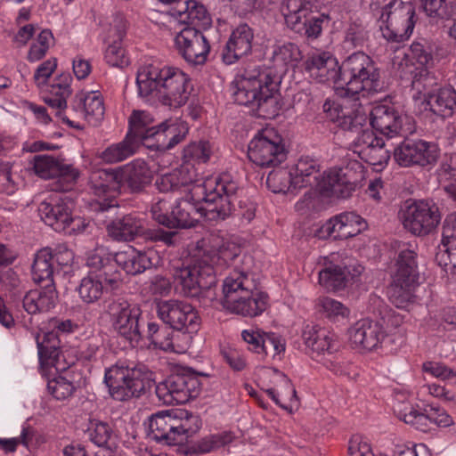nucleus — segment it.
I'll return each instance as SVG.
<instances>
[{"label": "nucleus", "mask_w": 456, "mask_h": 456, "mask_svg": "<svg viewBox=\"0 0 456 456\" xmlns=\"http://www.w3.org/2000/svg\"><path fill=\"white\" fill-rule=\"evenodd\" d=\"M299 47L292 42H277L271 47L269 66L256 67L231 85L234 102L248 108L256 118L273 119L281 109L280 84L289 67L301 60Z\"/></svg>", "instance_id": "obj_1"}, {"label": "nucleus", "mask_w": 456, "mask_h": 456, "mask_svg": "<svg viewBox=\"0 0 456 456\" xmlns=\"http://www.w3.org/2000/svg\"><path fill=\"white\" fill-rule=\"evenodd\" d=\"M188 83V76L178 68L160 64L142 67L136 77L141 97L169 109H178L187 102L190 96Z\"/></svg>", "instance_id": "obj_2"}, {"label": "nucleus", "mask_w": 456, "mask_h": 456, "mask_svg": "<svg viewBox=\"0 0 456 456\" xmlns=\"http://www.w3.org/2000/svg\"><path fill=\"white\" fill-rule=\"evenodd\" d=\"M86 266L87 274L77 287L79 298L85 304H94L104 294L119 290L123 286V276L111 256L103 247H98L87 254Z\"/></svg>", "instance_id": "obj_3"}, {"label": "nucleus", "mask_w": 456, "mask_h": 456, "mask_svg": "<svg viewBox=\"0 0 456 456\" xmlns=\"http://www.w3.org/2000/svg\"><path fill=\"white\" fill-rule=\"evenodd\" d=\"M242 189L230 175L216 179L215 186L205 193L203 200L208 202V220L224 221L237 217L250 222L255 217L256 205L247 197H240Z\"/></svg>", "instance_id": "obj_4"}, {"label": "nucleus", "mask_w": 456, "mask_h": 456, "mask_svg": "<svg viewBox=\"0 0 456 456\" xmlns=\"http://www.w3.org/2000/svg\"><path fill=\"white\" fill-rule=\"evenodd\" d=\"M221 302L232 313L255 317L266 310L268 295L257 290L247 272L234 269L224 281Z\"/></svg>", "instance_id": "obj_5"}, {"label": "nucleus", "mask_w": 456, "mask_h": 456, "mask_svg": "<svg viewBox=\"0 0 456 456\" xmlns=\"http://www.w3.org/2000/svg\"><path fill=\"white\" fill-rule=\"evenodd\" d=\"M380 69L374 60L363 52H356L346 58L340 65L338 88L346 96L365 95L382 90Z\"/></svg>", "instance_id": "obj_6"}, {"label": "nucleus", "mask_w": 456, "mask_h": 456, "mask_svg": "<svg viewBox=\"0 0 456 456\" xmlns=\"http://www.w3.org/2000/svg\"><path fill=\"white\" fill-rule=\"evenodd\" d=\"M412 86L424 91V101L436 116L445 119L456 114V90L443 84L429 70L422 69L412 77Z\"/></svg>", "instance_id": "obj_7"}, {"label": "nucleus", "mask_w": 456, "mask_h": 456, "mask_svg": "<svg viewBox=\"0 0 456 456\" xmlns=\"http://www.w3.org/2000/svg\"><path fill=\"white\" fill-rule=\"evenodd\" d=\"M105 313L110 316L113 330L131 345H138L143 338L145 320L139 305L118 297L104 301Z\"/></svg>", "instance_id": "obj_8"}, {"label": "nucleus", "mask_w": 456, "mask_h": 456, "mask_svg": "<svg viewBox=\"0 0 456 456\" xmlns=\"http://www.w3.org/2000/svg\"><path fill=\"white\" fill-rule=\"evenodd\" d=\"M174 281L180 293L187 297H198L204 292L210 299L216 298L212 289L216 285L215 269L205 259H195L192 264L176 267L173 273Z\"/></svg>", "instance_id": "obj_9"}, {"label": "nucleus", "mask_w": 456, "mask_h": 456, "mask_svg": "<svg viewBox=\"0 0 456 456\" xmlns=\"http://www.w3.org/2000/svg\"><path fill=\"white\" fill-rule=\"evenodd\" d=\"M108 235L117 241H131L137 237L146 240L162 242L174 247L178 242V232L161 228L145 229L144 222L136 214H127L112 220L106 227Z\"/></svg>", "instance_id": "obj_10"}, {"label": "nucleus", "mask_w": 456, "mask_h": 456, "mask_svg": "<svg viewBox=\"0 0 456 456\" xmlns=\"http://www.w3.org/2000/svg\"><path fill=\"white\" fill-rule=\"evenodd\" d=\"M415 15V8L410 2L393 0L386 4L379 20L383 37L395 43L409 39L416 23Z\"/></svg>", "instance_id": "obj_11"}, {"label": "nucleus", "mask_w": 456, "mask_h": 456, "mask_svg": "<svg viewBox=\"0 0 456 456\" xmlns=\"http://www.w3.org/2000/svg\"><path fill=\"white\" fill-rule=\"evenodd\" d=\"M104 381L113 399L126 401L132 397H139L145 392L150 384L149 372L142 368L114 366L109 369Z\"/></svg>", "instance_id": "obj_12"}, {"label": "nucleus", "mask_w": 456, "mask_h": 456, "mask_svg": "<svg viewBox=\"0 0 456 456\" xmlns=\"http://www.w3.org/2000/svg\"><path fill=\"white\" fill-rule=\"evenodd\" d=\"M288 152L283 138L273 128L259 131L248 147V159L261 167L279 166L287 159Z\"/></svg>", "instance_id": "obj_13"}, {"label": "nucleus", "mask_w": 456, "mask_h": 456, "mask_svg": "<svg viewBox=\"0 0 456 456\" xmlns=\"http://www.w3.org/2000/svg\"><path fill=\"white\" fill-rule=\"evenodd\" d=\"M405 230L416 236L431 233L441 222L438 206L431 200H407L400 212Z\"/></svg>", "instance_id": "obj_14"}, {"label": "nucleus", "mask_w": 456, "mask_h": 456, "mask_svg": "<svg viewBox=\"0 0 456 456\" xmlns=\"http://www.w3.org/2000/svg\"><path fill=\"white\" fill-rule=\"evenodd\" d=\"M199 379L189 371L178 370L156 386V395L164 404H183L200 394Z\"/></svg>", "instance_id": "obj_15"}, {"label": "nucleus", "mask_w": 456, "mask_h": 456, "mask_svg": "<svg viewBox=\"0 0 456 456\" xmlns=\"http://www.w3.org/2000/svg\"><path fill=\"white\" fill-rule=\"evenodd\" d=\"M157 313L162 322L175 330L194 332L200 326L197 310L184 301L160 300L157 303Z\"/></svg>", "instance_id": "obj_16"}, {"label": "nucleus", "mask_w": 456, "mask_h": 456, "mask_svg": "<svg viewBox=\"0 0 456 456\" xmlns=\"http://www.w3.org/2000/svg\"><path fill=\"white\" fill-rule=\"evenodd\" d=\"M35 173L43 179H56L53 191H69L79 176V172L72 165L61 162L50 155H37L33 159Z\"/></svg>", "instance_id": "obj_17"}, {"label": "nucleus", "mask_w": 456, "mask_h": 456, "mask_svg": "<svg viewBox=\"0 0 456 456\" xmlns=\"http://www.w3.org/2000/svg\"><path fill=\"white\" fill-rule=\"evenodd\" d=\"M179 55L190 65H203L208 60L210 45L204 34L194 27H184L175 37Z\"/></svg>", "instance_id": "obj_18"}, {"label": "nucleus", "mask_w": 456, "mask_h": 456, "mask_svg": "<svg viewBox=\"0 0 456 456\" xmlns=\"http://www.w3.org/2000/svg\"><path fill=\"white\" fill-rule=\"evenodd\" d=\"M394 159L401 167H426L436 162L438 151L435 144L424 140L404 139L395 148Z\"/></svg>", "instance_id": "obj_19"}, {"label": "nucleus", "mask_w": 456, "mask_h": 456, "mask_svg": "<svg viewBox=\"0 0 456 456\" xmlns=\"http://www.w3.org/2000/svg\"><path fill=\"white\" fill-rule=\"evenodd\" d=\"M317 189L324 197L346 200L350 198L355 191L356 183L352 181L347 167L333 168L324 172L322 179L317 183Z\"/></svg>", "instance_id": "obj_20"}, {"label": "nucleus", "mask_w": 456, "mask_h": 456, "mask_svg": "<svg viewBox=\"0 0 456 456\" xmlns=\"http://www.w3.org/2000/svg\"><path fill=\"white\" fill-rule=\"evenodd\" d=\"M305 70L317 83L332 82L337 89L340 79V66L337 59L329 52L314 53L304 62Z\"/></svg>", "instance_id": "obj_21"}, {"label": "nucleus", "mask_w": 456, "mask_h": 456, "mask_svg": "<svg viewBox=\"0 0 456 456\" xmlns=\"http://www.w3.org/2000/svg\"><path fill=\"white\" fill-rule=\"evenodd\" d=\"M202 207L192 197L180 199L170 211L168 229H187L194 227L202 217L208 219V202Z\"/></svg>", "instance_id": "obj_22"}, {"label": "nucleus", "mask_w": 456, "mask_h": 456, "mask_svg": "<svg viewBox=\"0 0 456 456\" xmlns=\"http://www.w3.org/2000/svg\"><path fill=\"white\" fill-rule=\"evenodd\" d=\"M120 191L123 189L131 193H140L151 183L153 173L148 164L137 159L118 167Z\"/></svg>", "instance_id": "obj_23"}, {"label": "nucleus", "mask_w": 456, "mask_h": 456, "mask_svg": "<svg viewBox=\"0 0 456 456\" xmlns=\"http://www.w3.org/2000/svg\"><path fill=\"white\" fill-rule=\"evenodd\" d=\"M188 131L189 128L183 122L165 120L157 124L147 147L158 151H167L182 142Z\"/></svg>", "instance_id": "obj_24"}, {"label": "nucleus", "mask_w": 456, "mask_h": 456, "mask_svg": "<svg viewBox=\"0 0 456 456\" xmlns=\"http://www.w3.org/2000/svg\"><path fill=\"white\" fill-rule=\"evenodd\" d=\"M305 345L312 351V357L331 356L338 349L335 333L318 325L307 324L302 333Z\"/></svg>", "instance_id": "obj_25"}, {"label": "nucleus", "mask_w": 456, "mask_h": 456, "mask_svg": "<svg viewBox=\"0 0 456 456\" xmlns=\"http://www.w3.org/2000/svg\"><path fill=\"white\" fill-rule=\"evenodd\" d=\"M117 265V269L121 267L127 274L137 275L151 268L159 261V256L152 249L137 250L129 247L126 250L119 251L111 257Z\"/></svg>", "instance_id": "obj_26"}, {"label": "nucleus", "mask_w": 456, "mask_h": 456, "mask_svg": "<svg viewBox=\"0 0 456 456\" xmlns=\"http://www.w3.org/2000/svg\"><path fill=\"white\" fill-rule=\"evenodd\" d=\"M254 38L253 29L247 24L241 23L232 31L222 52V60L231 65L241 57L248 55L252 50Z\"/></svg>", "instance_id": "obj_27"}, {"label": "nucleus", "mask_w": 456, "mask_h": 456, "mask_svg": "<svg viewBox=\"0 0 456 456\" xmlns=\"http://www.w3.org/2000/svg\"><path fill=\"white\" fill-rule=\"evenodd\" d=\"M200 180V174L198 172L195 165L191 162L183 160L180 167L175 168L169 174L163 175L157 179L156 186L160 192L179 191L183 188L197 183Z\"/></svg>", "instance_id": "obj_28"}, {"label": "nucleus", "mask_w": 456, "mask_h": 456, "mask_svg": "<svg viewBox=\"0 0 456 456\" xmlns=\"http://www.w3.org/2000/svg\"><path fill=\"white\" fill-rule=\"evenodd\" d=\"M71 80L72 77L70 74H61L56 78V83L51 86L50 95L44 97V102L55 110V115L59 117L63 123H66L69 127L78 128L79 126L75 120L64 114V110L68 107L67 99L72 93L70 88Z\"/></svg>", "instance_id": "obj_29"}, {"label": "nucleus", "mask_w": 456, "mask_h": 456, "mask_svg": "<svg viewBox=\"0 0 456 456\" xmlns=\"http://www.w3.org/2000/svg\"><path fill=\"white\" fill-rule=\"evenodd\" d=\"M348 335L352 346L366 350L374 349L384 338L381 325L370 319H362L356 322L348 330Z\"/></svg>", "instance_id": "obj_30"}, {"label": "nucleus", "mask_w": 456, "mask_h": 456, "mask_svg": "<svg viewBox=\"0 0 456 456\" xmlns=\"http://www.w3.org/2000/svg\"><path fill=\"white\" fill-rule=\"evenodd\" d=\"M370 121L374 130L389 137L398 134L403 126L402 115L394 106L388 104L373 106Z\"/></svg>", "instance_id": "obj_31"}, {"label": "nucleus", "mask_w": 456, "mask_h": 456, "mask_svg": "<svg viewBox=\"0 0 456 456\" xmlns=\"http://www.w3.org/2000/svg\"><path fill=\"white\" fill-rule=\"evenodd\" d=\"M110 26L109 34L105 40L109 44L105 51V59L111 66L123 67L128 63L125 50L121 46V41L126 35V20L122 15H117Z\"/></svg>", "instance_id": "obj_32"}, {"label": "nucleus", "mask_w": 456, "mask_h": 456, "mask_svg": "<svg viewBox=\"0 0 456 456\" xmlns=\"http://www.w3.org/2000/svg\"><path fill=\"white\" fill-rule=\"evenodd\" d=\"M174 411H160L149 419L147 436L157 443L178 444Z\"/></svg>", "instance_id": "obj_33"}, {"label": "nucleus", "mask_w": 456, "mask_h": 456, "mask_svg": "<svg viewBox=\"0 0 456 456\" xmlns=\"http://www.w3.org/2000/svg\"><path fill=\"white\" fill-rule=\"evenodd\" d=\"M155 124L154 117L146 110H134L128 118V131L126 136L138 148L142 142L147 146L152 139Z\"/></svg>", "instance_id": "obj_34"}, {"label": "nucleus", "mask_w": 456, "mask_h": 456, "mask_svg": "<svg viewBox=\"0 0 456 456\" xmlns=\"http://www.w3.org/2000/svg\"><path fill=\"white\" fill-rule=\"evenodd\" d=\"M38 211L45 224L58 232H66L72 221L71 209L62 200L44 201Z\"/></svg>", "instance_id": "obj_35"}, {"label": "nucleus", "mask_w": 456, "mask_h": 456, "mask_svg": "<svg viewBox=\"0 0 456 456\" xmlns=\"http://www.w3.org/2000/svg\"><path fill=\"white\" fill-rule=\"evenodd\" d=\"M329 14L321 12L306 16L300 21L293 22L292 25H286L295 34L305 38L307 41H314L319 38L324 28L330 24Z\"/></svg>", "instance_id": "obj_36"}, {"label": "nucleus", "mask_w": 456, "mask_h": 456, "mask_svg": "<svg viewBox=\"0 0 456 456\" xmlns=\"http://www.w3.org/2000/svg\"><path fill=\"white\" fill-rule=\"evenodd\" d=\"M232 439L233 436L231 432L224 431L211 434L193 444L181 446L179 452L185 456L206 454L225 446L232 443Z\"/></svg>", "instance_id": "obj_37"}, {"label": "nucleus", "mask_w": 456, "mask_h": 456, "mask_svg": "<svg viewBox=\"0 0 456 456\" xmlns=\"http://www.w3.org/2000/svg\"><path fill=\"white\" fill-rule=\"evenodd\" d=\"M89 183L94 193L98 196L108 193H120L118 168L92 171Z\"/></svg>", "instance_id": "obj_38"}, {"label": "nucleus", "mask_w": 456, "mask_h": 456, "mask_svg": "<svg viewBox=\"0 0 456 456\" xmlns=\"http://www.w3.org/2000/svg\"><path fill=\"white\" fill-rule=\"evenodd\" d=\"M294 174V184L296 188L307 186L317 187L320 175V166L316 160L309 157H302L291 167Z\"/></svg>", "instance_id": "obj_39"}, {"label": "nucleus", "mask_w": 456, "mask_h": 456, "mask_svg": "<svg viewBox=\"0 0 456 456\" xmlns=\"http://www.w3.org/2000/svg\"><path fill=\"white\" fill-rule=\"evenodd\" d=\"M177 444H183L201 428V419L198 414L179 409L174 411Z\"/></svg>", "instance_id": "obj_40"}, {"label": "nucleus", "mask_w": 456, "mask_h": 456, "mask_svg": "<svg viewBox=\"0 0 456 456\" xmlns=\"http://www.w3.org/2000/svg\"><path fill=\"white\" fill-rule=\"evenodd\" d=\"M77 102L84 104V118L87 122L96 126L102 120L105 108L103 99L99 92L77 93Z\"/></svg>", "instance_id": "obj_41"}, {"label": "nucleus", "mask_w": 456, "mask_h": 456, "mask_svg": "<svg viewBox=\"0 0 456 456\" xmlns=\"http://www.w3.org/2000/svg\"><path fill=\"white\" fill-rule=\"evenodd\" d=\"M419 276L417 253L409 248L401 250L397 256L396 271L393 280L418 284Z\"/></svg>", "instance_id": "obj_42"}, {"label": "nucleus", "mask_w": 456, "mask_h": 456, "mask_svg": "<svg viewBox=\"0 0 456 456\" xmlns=\"http://www.w3.org/2000/svg\"><path fill=\"white\" fill-rule=\"evenodd\" d=\"M317 0H284L281 4V12L286 25L300 21L303 18L319 12Z\"/></svg>", "instance_id": "obj_43"}, {"label": "nucleus", "mask_w": 456, "mask_h": 456, "mask_svg": "<svg viewBox=\"0 0 456 456\" xmlns=\"http://www.w3.org/2000/svg\"><path fill=\"white\" fill-rule=\"evenodd\" d=\"M33 281L41 284L53 281V251L50 248H44L37 252L32 264Z\"/></svg>", "instance_id": "obj_44"}, {"label": "nucleus", "mask_w": 456, "mask_h": 456, "mask_svg": "<svg viewBox=\"0 0 456 456\" xmlns=\"http://www.w3.org/2000/svg\"><path fill=\"white\" fill-rule=\"evenodd\" d=\"M38 357L42 364L57 365L61 354V342L57 332L44 333L42 338L37 337Z\"/></svg>", "instance_id": "obj_45"}, {"label": "nucleus", "mask_w": 456, "mask_h": 456, "mask_svg": "<svg viewBox=\"0 0 456 456\" xmlns=\"http://www.w3.org/2000/svg\"><path fill=\"white\" fill-rule=\"evenodd\" d=\"M323 110L330 112V117L332 121L337 123V126L345 131L355 133L361 130L363 126L365 118L362 115L355 114L354 111H347L340 108L338 105L331 110L330 102H326L323 104Z\"/></svg>", "instance_id": "obj_46"}, {"label": "nucleus", "mask_w": 456, "mask_h": 456, "mask_svg": "<svg viewBox=\"0 0 456 456\" xmlns=\"http://www.w3.org/2000/svg\"><path fill=\"white\" fill-rule=\"evenodd\" d=\"M179 20L187 26L199 28L210 23V17L203 4L195 0L185 2L184 8L179 11Z\"/></svg>", "instance_id": "obj_47"}, {"label": "nucleus", "mask_w": 456, "mask_h": 456, "mask_svg": "<svg viewBox=\"0 0 456 456\" xmlns=\"http://www.w3.org/2000/svg\"><path fill=\"white\" fill-rule=\"evenodd\" d=\"M136 150L135 143L125 136L123 141L110 145L98 157L104 163L115 164L133 156Z\"/></svg>", "instance_id": "obj_48"}, {"label": "nucleus", "mask_w": 456, "mask_h": 456, "mask_svg": "<svg viewBox=\"0 0 456 456\" xmlns=\"http://www.w3.org/2000/svg\"><path fill=\"white\" fill-rule=\"evenodd\" d=\"M86 434L88 439L98 447H110L114 431L109 422L98 419H89Z\"/></svg>", "instance_id": "obj_49"}, {"label": "nucleus", "mask_w": 456, "mask_h": 456, "mask_svg": "<svg viewBox=\"0 0 456 456\" xmlns=\"http://www.w3.org/2000/svg\"><path fill=\"white\" fill-rule=\"evenodd\" d=\"M291 167H280L269 173L266 178L268 188L274 193H286L296 190L294 174Z\"/></svg>", "instance_id": "obj_50"}, {"label": "nucleus", "mask_w": 456, "mask_h": 456, "mask_svg": "<svg viewBox=\"0 0 456 456\" xmlns=\"http://www.w3.org/2000/svg\"><path fill=\"white\" fill-rule=\"evenodd\" d=\"M395 414L400 420L412 426L417 430L427 432L430 429V420L427 408L424 409V411H420L410 405L395 411Z\"/></svg>", "instance_id": "obj_51"}, {"label": "nucleus", "mask_w": 456, "mask_h": 456, "mask_svg": "<svg viewBox=\"0 0 456 456\" xmlns=\"http://www.w3.org/2000/svg\"><path fill=\"white\" fill-rule=\"evenodd\" d=\"M426 14L437 19H453L456 16V2L453 0H420Z\"/></svg>", "instance_id": "obj_52"}, {"label": "nucleus", "mask_w": 456, "mask_h": 456, "mask_svg": "<svg viewBox=\"0 0 456 456\" xmlns=\"http://www.w3.org/2000/svg\"><path fill=\"white\" fill-rule=\"evenodd\" d=\"M416 283L393 280L389 289L388 297L397 308H405L413 297V289Z\"/></svg>", "instance_id": "obj_53"}, {"label": "nucleus", "mask_w": 456, "mask_h": 456, "mask_svg": "<svg viewBox=\"0 0 456 456\" xmlns=\"http://www.w3.org/2000/svg\"><path fill=\"white\" fill-rule=\"evenodd\" d=\"M319 283L328 290L338 291L346 287V280L341 265H334L319 273Z\"/></svg>", "instance_id": "obj_54"}, {"label": "nucleus", "mask_w": 456, "mask_h": 456, "mask_svg": "<svg viewBox=\"0 0 456 456\" xmlns=\"http://www.w3.org/2000/svg\"><path fill=\"white\" fill-rule=\"evenodd\" d=\"M211 153L212 151L209 142H192L183 149V159L194 165L195 163H207L209 160Z\"/></svg>", "instance_id": "obj_55"}, {"label": "nucleus", "mask_w": 456, "mask_h": 456, "mask_svg": "<svg viewBox=\"0 0 456 456\" xmlns=\"http://www.w3.org/2000/svg\"><path fill=\"white\" fill-rule=\"evenodd\" d=\"M343 222L340 214L327 220L314 232V236L320 240L332 238L333 240H345Z\"/></svg>", "instance_id": "obj_56"}, {"label": "nucleus", "mask_w": 456, "mask_h": 456, "mask_svg": "<svg viewBox=\"0 0 456 456\" xmlns=\"http://www.w3.org/2000/svg\"><path fill=\"white\" fill-rule=\"evenodd\" d=\"M318 311L327 318L334 319L338 316L346 317L349 315V309L341 302L331 297H320L316 303Z\"/></svg>", "instance_id": "obj_57"}, {"label": "nucleus", "mask_w": 456, "mask_h": 456, "mask_svg": "<svg viewBox=\"0 0 456 456\" xmlns=\"http://www.w3.org/2000/svg\"><path fill=\"white\" fill-rule=\"evenodd\" d=\"M343 222V232L345 240L356 236L367 228L366 221L354 212H344L340 214Z\"/></svg>", "instance_id": "obj_58"}, {"label": "nucleus", "mask_w": 456, "mask_h": 456, "mask_svg": "<svg viewBox=\"0 0 456 456\" xmlns=\"http://www.w3.org/2000/svg\"><path fill=\"white\" fill-rule=\"evenodd\" d=\"M285 351V344L281 336L273 332H262L261 347L259 354L275 357Z\"/></svg>", "instance_id": "obj_59"}, {"label": "nucleus", "mask_w": 456, "mask_h": 456, "mask_svg": "<svg viewBox=\"0 0 456 456\" xmlns=\"http://www.w3.org/2000/svg\"><path fill=\"white\" fill-rule=\"evenodd\" d=\"M411 57L422 67L419 69H416L413 75L422 69H428L433 64L434 59L431 47L426 44L414 42L410 47Z\"/></svg>", "instance_id": "obj_60"}, {"label": "nucleus", "mask_w": 456, "mask_h": 456, "mask_svg": "<svg viewBox=\"0 0 456 456\" xmlns=\"http://www.w3.org/2000/svg\"><path fill=\"white\" fill-rule=\"evenodd\" d=\"M435 261L443 267L445 272L452 273L456 271V248L445 246L441 243L435 256Z\"/></svg>", "instance_id": "obj_61"}, {"label": "nucleus", "mask_w": 456, "mask_h": 456, "mask_svg": "<svg viewBox=\"0 0 456 456\" xmlns=\"http://www.w3.org/2000/svg\"><path fill=\"white\" fill-rule=\"evenodd\" d=\"M37 295L42 312H48L55 307L59 297L54 282L45 283L40 291L37 290Z\"/></svg>", "instance_id": "obj_62"}, {"label": "nucleus", "mask_w": 456, "mask_h": 456, "mask_svg": "<svg viewBox=\"0 0 456 456\" xmlns=\"http://www.w3.org/2000/svg\"><path fill=\"white\" fill-rule=\"evenodd\" d=\"M47 389L56 400L67 399L76 391L73 387H70L59 376L48 381Z\"/></svg>", "instance_id": "obj_63"}, {"label": "nucleus", "mask_w": 456, "mask_h": 456, "mask_svg": "<svg viewBox=\"0 0 456 456\" xmlns=\"http://www.w3.org/2000/svg\"><path fill=\"white\" fill-rule=\"evenodd\" d=\"M367 39V31L361 21L350 22L346 32V42L352 46H362Z\"/></svg>", "instance_id": "obj_64"}]
</instances>
